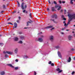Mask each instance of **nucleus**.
Listing matches in <instances>:
<instances>
[{
  "label": "nucleus",
  "mask_w": 75,
  "mask_h": 75,
  "mask_svg": "<svg viewBox=\"0 0 75 75\" xmlns=\"http://www.w3.org/2000/svg\"><path fill=\"white\" fill-rule=\"evenodd\" d=\"M16 21L18 23H20V21Z\"/></svg>",
  "instance_id": "43"
},
{
  "label": "nucleus",
  "mask_w": 75,
  "mask_h": 75,
  "mask_svg": "<svg viewBox=\"0 0 75 75\" xmlns=\"http://www.w3.org/2000/svg\"><path fill=\"white\" fill-rule=\"evenodd\" d=\"M3 7L4 8H5V5H3Z\"/></svg>",
  "instance_id": "48"
},
{
  "label": "nucleus",
  "mask_w": 75,
  "mask_h": 75,
  "mask_svg": "<svg viewBox=\"0 0 75 75\" xmlns=\"http://www.w3.org/2000/svg\"><path fill=\"white\" fill-rule=\"evenodd\" d=\"M71 57H69V60L67 61L68 62H71Z\"/></svg>",
  "instance_id": "17"
},
{
  "label": "nucleus",
  "mask_w": 75,
  "mask_h": 75,
  "mask_svg": "<svg viewBox=\"0 0 75 75\" xmlns=\"http://www.w3.org/2000/svg\"><path fill=\"white\" fill-rule=\"evenodd\" d=\"M24 28L25 29H26V28Z\"/></svg>",
  "instance_id": "55"
},
{
  "label": "nucleus",
  "mask_w": 75,
  "mask_h": 75,
  "mask_svg": "<svg viewBox=\"0 0 75 75\" xmlns=\"http://www.w3.org/2000/svg\"><path fill=\"white\" fill-rule=\"evenodd\" d=\"M1 13H4V11H1Z\"/></svg>",
  "instance_id": "47"
},
{
  "label": "nucleus",
  "mask_w": 75,
  "mask_h": 75,
  "mask_svg": "<svg viewBox=\"0 0 75 75\" xmlns=\"http://www.w3.org/2000/svg\"><path fill=\"white\" fill-rule=\"evenodd\" d=\"M51 8L52 11H54V10H55V9H54V7H52Z\"/></svg>",
  "instance_id": "21"
},
{
  "label": "nucleus",
  "mask_w": 75,
  "mask_h": 75,
  "mask_svg": "<svg viewBox=\"0 0 75 75\" xmlns=\"http://www.w3.org/2000/svg\"><path fill=\"white\" fill-rule=\"evenodd\" d=\"M5 57L6 58H8V56L6 54L5 55Z\"/></svg>",
  "instance_id": "26"
},
{
  "label": "nucleus",
  "mask_w": 75,
  "mask_h": 75,
  "mask_svg": "<svg viewBox=\"0 0 75 75\" xmlns=\"http://www.w3.org/2000/svg\"><path fill=\"white\" fill-rule=\"evenodd\" d=\"M48 2H49V4H51V2H50V1L49 0L48 1Z\"/></svg>",
  "instance_id": "45"
},
{
  "label": "nucleus",
  "mask_w": 75,
  "mask_h": 75,
  "mask_svg": "<svg viewBox=\"0 0 75 75\" xmlns=\"http://www.w3.org/2000/svg\"><path fill=\"white\" fill-rule=\"evenodd\" d=\"M15 61L16 62H18V60L17 59H16L15 60Z\"/></svg>",
  "instance_id": "40"
},
{
  "label": "nucleus",
  "mask_w": 75,
  "mask_h": 75,
  "mask_svg": "<svg viewBox=\"0 0 75 75\" xmlns=\"http://www.w3.org/2000/svg\"><path fill=\"white\" fill-rule=\"evenodd\" d=\"M62 3H63V4H64L65 3V1H63L62 2Z\"/></svg>",
  "instance_id": "29"
},
{
  "label": "nucleus",
  "mask_w": 75,
  "mask_h": 75,
  "mask_svg": "<svg viewBox=\"0 0 75 75\" xmlns=\"http://www.w3.org/2000/svg\"><path fill=\"white\" fill-rule=\"evenodd\" d=\"M74 3H73V0H70V4H73Z\"/></svg>",
  "instance_id": "19"
},
{
  "label": "nucleus",
  "mask_w": 75,
  "mask_h": 75,
  "mask_svg": "<svg viewBox=\"0 0 75 75\" xmlns=\"http://www.w3.org/2000/svg\"><path fill=\"white\" fill-rule=\"evenodd\" d=\"M50 40L51 41H52L54 40V36L52 35L50 36Z\"/></svg>",
  "instance_id": "8"
},
{
  "label": "nucleus",
  "mask_w": 75,
  "mask_h": 75,
  "mask_svg": "<svg viewBox=\"0 0 75 75\" xmlns=\"http://www.w3.org/2000/svg\"><path fill=\"white\" fill-rule=\"evenodd\" d=\"M30 18H31V13H30Z\"/></svg>",
  "instance_id": "41"
},
{
  "label": "nucleus",
  "mask_w": 75,
  "mask_h": 75,
  "mask_svg": "<svg viewBox=\"0 0 75 75\" xmlns=\"http://www.w3.org/2000/svg\"><path fill=\"white\" fill-rule=\"evenodd\" d=\"M21 40H23L24 38V37L23 36H21Z\"/></svg>",
  "instance_id": "18"
},
{
  "label": "nucleus",
  "mask_w": 75,
  "mask_h": 75,
  "mask_svg": "<svg viewBox=\"0 0 75 75\" xmlns=\"http://www.w3.org/2000/svg\"><path fill=\"white\" fill-rule=\"evenodd\" d=\"M14 26L15 28H16L17 26V23H14Z\"/></svg>",
  "instance_id": "16"
},
{
  "label": "nucleus",
  "mask_w": 75,
  "mask_h": 75,
  "mask_svg": "<svg viewBox=\"0 0 75 75\" xmlns=\"http://www.w3.org/2000/svg\"><path fill=\"white\" fill-rule=\"evenodd\" d=\"M14 40L15 41H18V38L17 37H15L14 38Z\"/></svg>",
  "instance_id": "14"
},
{
  "label": "nucleus",
  "mask_w": 75,
  "mask_h": 75,
  "mask_svg": "<svg viewBox=\"0 0 75 75\" xmlns=\"http://www.w3.org/2000/svg\"><path fill=\"white\" fill-rule=\"evenodd\" d=\"M63 11V9H61V12H62V11Z\"/></svg>",
  "instance_id": "49"
},
{
  "label": "nucleus",
  "mask_w": 75,
  "mask_h": 75,
  "mask_svg": "<svg viewBox=\"0 0 75 75\" xmlns=\"http://www.w3.org/2000/svg\"><path fill=\"white\" fill-rule=\"evenodd\" d=\"M38 41L40 42H42L43 41V39L41 38H39L38 39Z\"/></svg>",
  "instance_id": "6"
},
{
  "label": "nucleus",
  "mask_w": 75,
  "mask_h": 75,
  "mask_svg": "<svg viewBox=\"0 0 75 75\" xmlns=\"http://www.w3.org/2000/svg\"><path fill=\"white\" fill-rule=\"evenodd\" d=\"M66 31H69V30H66Z\"/></svg>",
  "instance_id": "59"
},
{
  "label": "nucleus",
  "mask_w": 75,
  "mask_h": 75,
  "mask_svg": "<svg viewBox=\"0 0 75 75\" xmlns=\"http://www.w3.org/2000/svg\"><path fill=\"white\" fill-rule=\"evenodd\" d=\"M18 18L19 19V20H20V19L21 18V17L20 16H19L18 17Z\"/></svg>",
  "instance_id": "46"
},
{
  "label": "nucleus",
  "mask_w": 75,
  "mask_h": 75,
  "mask_svg": "<svg viewBox=\"0 0 75 75\" xmlns=\"http://www.w3.org/2000/svg\"><path fill=\"white\" fill-rule=\"evenodd\" d=\"M18 69V67H15V69H16V70Z\"/></svg>",
  "instance_id": "30"
},
{
  "label": "nucleus",
  "mask_w": 75,
  "mask_h": 75,
  "mask_svg": "<svg viewBox=\"0 0 75 75\" xmlns=\"http://www.w3.org/2000/svg\"><path fill=\"white\" fill-rule=\"evenodd\" d=\"M65 28H62V30H65Z\"/></svg>",
  "instance_id": "32"
},
{
  "label": "nucleus",
  "mask_w": 75,
  "mask_h": 75,
  "mask_svg": "<svg viewBox=\"0 0 75 75\" xmlns=\"http://www.w3.org/2000/svg\"><path fill=\"white\" fill-rule=\"evenodd\" d=\"M53 27L52 25L49 26H47L46 28V29H48V28H52Z\"/></svg>",
  "instance_id": "12"
},
{
  "label": "nucleus",
  "mask_w": 75,
  "mask_h": 75,
  "mask_svg": "<svg viewBox=\"0 0 75 75\" xmlns=\"http://www.w3.org/2000/svg\"><path fill=\"white\" fill-rule=\"evenodd\" d=\"M73 26H74V27H75V25H74Z\"/></svg>",
  "instance_id": "61"
},
{
  "label": "nucleus",
  "mask_w": 75,
  "mask_h": 75,
  "mask_svg": "<svg viewBox=\"0 0 75 75\" xmlns=\"http://www.w3.org/2000/svg\"><path fill=\"white\" fill-rule=\"evenodd\" d=\"M36 72H35H35H34V74H35V75H36Z\"/></svg>",
  "instance_id": "50"
},
{
  "label": "nucleus",
  "mask_w": 75,
  "mask_h": 75,
  "mask_svg": "<svg viewBox=\"0 0 75 75\" xmlns=\"http://www.w3.org/2000/svg\"><path fill=\"white\" fill-rule=\"evenodd\" d=\"M25 13H27V11H25Z\"/></svg>",
  "instance_id": "56"
},
{
  "label": "nucleus",
  "mask_w": 75,
  "mask_h": 75,
  "mask_svg": "<svg viewBox=\"0 0 75 75\" xmlns=\"http://www.w3.org/2000/svg\"><path fill=\"white\" fill-rule=\"evenodd\" d=\"M68 16L69 18V19L68 20V23L67 24L66 23V21H64L63 23L64 24V25L65 27H67L68 26V24H70V22L72 20V19H75V14H68Z\"/></svg>",
  "instance_id": "1"
},
{
  "label": "nucleus",
  "mask_w": 75,
  "mask_h": 75,
  "mask_svg": "<svg viewBox=\"0 0 75 75\" xmlns=\"http://www.w3.org/2000/svg\"><path fill=\"white\" fill-rule=\"evenodd\" d=\"M14 52L15 54H17L18 52V49L17 48H16L14 50Z\"/></svg>",
  "instance_id": "11"
},
{
  "label": "nucleus",
  "mask_w": 75,
  "mask_h": 75,
  "mask_svg": "<svg viewBox=\"0 0 75 75\" xmlns=\"http://www.w3.org/2000/svg\"><path fill=\"white\" fill-rule=\"evenodd\" d=\"M59 2L60 4H61V1H59Z\"/></svg>",
  "instance_id": "34"
},
{
  "label": "nucleus",
  "mask_w": 75,
  "mask_h": 75,
  "mask_svg": "<svg viewBox=\"0 0 75 75\" xmlns=\"http://www.w3.org/2000/svg\"><path fill=\"white\" fill-rule=\"evenodd\" d=\"M63 19L64 20H66V18H63Z\"/></svg>",
  "instance_id": "44"
},
{
  "label": "nucleus",
  "mask_w": 75,
  "mask_h": 75,
  "mask_svg": "<svg viewBox=\"0 0 75 75\" xmlns=\"http://www.w3.org/2000/svg\"><path fill=\"white\" fill-rule=\"evenodd\" d=\"M24 3L23 2L22 3L21 5V8L22 9V10H24L25 8H27V5L25 4L24 7Z\"/></svg>",
  "instance_id": "3"
},
{
  "label": "nucleus",
  "mask_w": 75,
  "mask_h": 75,
  "mask_svg": "<svg viewBox=\"0 0 75 75\" xmlns=\"http://www.w3.org/2000/svg\"><path fill=\"white\" fill-rule=\"evenodd\" d=\"M55 29V28H52L51 29V31H52V30H54V29Z\"/></svg>",
  "instance_id": "36"
},
{
  "label": "nucleus",
  "mask_w": 75,
  "mask_h": 75,
  "mask_svg": "<svg viewBox=\"0 0 75 75\" xmlns=\"http://www.w3.org/2000/svg\"><path fill=\"white\" fill-rule=\"evenodd\" d=\"M8 65L9 66V67H11V68H14V66H13V65L11 64H8Z\"/></svg>",
  "instance_id": "15"
},
{
  "label": "nucleus",
  "mask_w": 75,
  "mask_h": 75,
  "mask_svg": "<svg viewBox=\"0 0 75 75\" xmlns=\"http://www.w3.org/2000/svg\"><path fill=\"white\" fill-rule=\"evenodd\" d=\"M54 3L55 4H57V2H56V1H54Z\"/></svg>",
  "instance_id": "28"
},
{
  "label": "nucleus",
  "mask_w": 75,
  "mask_h": 75,
  "mask_svg": "<svg viewBox=\"0 0 75 75\" xmlns=\"http://www.w3.org/2000/svg\"><path fill=\"white\" fill-rule=\"evenodd\" d=\"M71 50H72V51H74V49H72Z\"/></svg>",
  "instance_id": "54"
},
{
  "label": "nucleus",
  "mask_w": 75,
  "mask_h": 75,
  "mask_svg": "<svg viewBox=\"0 0 75 75\" xmlns=\"http://www.w3.org/2000/svg\"><path fill=\"white\" fill-rule=\"evenodd\" d=\"M44 36L42 35L40 36V37H41V38H43L44 37Z\"/></svg>",
  "instance_id": "37"
},
{
  "label": "nucleus",
  "mask_w": 75,
  "mask_h": 75,
  "mask_svg": "<svg viewBox=\"0 0 75 75\" xmlns=\"http://www.w3.org/2000/svg\"><path fill=\"white\" fill-rule=\"evenodd\" d=\"M16 11H14L13 12V13H13H13H16Z\"/></svg>",
  "instance_id": "51"
},
{
  "label": "nucleus",
  "mask_w": 75,
  "mask_h": 75,
  "mask_svg": "<svg viewBox=\"0 0 75 75\" xmlns=\"http://www.w3.org/2000/svg\"><path fill=\"white\" fill-rule=\"evenodd\" d=\"M27 25H28V23H31V22H27Z\"/></svg>",
  "instance_id": "27"
},
{
  "label": "nucleus",
  "mask_w": 75,
  "mask_h": 75,
  "mask_svg": "<svg viewBox=\"0 0 75 75\" xmlns=\"http://www.w3.org/2000/svg\"><path fill=\"white\" fill-rule=\"evenodd\" d=\"M18 43H19V44H22L23 43V42L20 40L18 42Z\"/></svg>",
  "instance_id": "22"
},
{
  "label": "nucleus",
  "mask_w": 75,
  "mask_h": 75,
  "mask_svg": "<svg viewBox=\"0 0 75 75\" xmlns=\"http://www.w3.org/2000/svg\"><path fill=\"white\" fill-rule=\"evenodd\" d=\"M18 2V7H20V4H19V2H18Z\"/></svg>",
  "instance_id": "25"
},
{
  "label": "nucleus",
  "mask_w": 75,
  "mask_h": 75,
  "mask_svg": "<svg viewBox=\"0 0 75 75\" xmlns=\"http://www.w3.org/2000/svg\"><path fill=\"white\" fill-rule=\"evenodd\" d=\"M56 48L58 49L59 48V46H57L55 47Z\"/></svg>",
  "instance_id": "20"
},
{
  "label": "nucleus",
  "mask_w": 75,
  "mask_h": 75,
  "mask_svg": "<svg viewBox=\"0 0 75 75\" xmlns=\"http://www.w3.org/2000/svg\"><path fill=\"white\" fill-rule=\"evenodd\" d=\"M51 18H52L50 19V21H53L54 23H56V22L54 21L55 20L53 18H57V14H54L52 16Z\"/></svg>",
  "instance_id": "2"
},
{
  "label": "nucleus",
  "mask_w": 75,
  "mask_h": 75,
  "mask_svg": "<svg viewBox=\"0 0 75 75\" xmlns=\"http://www.w3.org/2000/svg\"><path fill=\"white\" fill-rule=\"evenodd\" d=\"M62 18H64V16L63 15H62Z\"/></svg>",
  "instance_id": "38"
},
{
  "label": "nucleus",
  "mask_w": 75,
  "mask_h": 75,
  "mask_svg": "<svg viewBox=\"0 0 75 75\" xmlns=\"http://www.w3.org/2000/svg\"><path fill=\"white\" fill-rule=\"evenodd\" d=\"M4 54H9V55H11V54H13V52H12L7 51L6 52H4Z\"/></svg>",
  "instance_id": "5"
},
{
  "label": "nucleus",
  "mask_w": 75,
  "mask_h": 75,
  "mask_svg": "<svg viewBox=\"0 0 75 75\" xmlns=\"http://www.w3.org/2000/svg\"><path fill=\"white\" fill-rule=\"evenodd\" d=\"M10 20V18H9L7 20Z\"/></svg>",
  "instance_id": "62"
},
{
  "label": "nucleus",
  "mask_w": 75,
  "mask_h": 75,
  "mask_svg": "<svg viewBox=\"0 0 75 75\" xmlns=\"http://www.w3.org/2000/svg\"><path fill=\"white\" fill-rule=\"evenodd\" d=\"M75 33V32H74V31L72 32V33Z\"/></svg>",
  "instance_id": "58"
},
{
  "label": "nucleus",
  "mask_w": 75,
  "mask_h": 75,
  "mask_svg": "<svg viewBox=\"0 0 75 75\" xmlns=\"http://www.w3.org/2000/svg\"><path fill=\"white\" fill-rule=\"evenodd\" d=\"M25 10H24L23 11V13H25Z\"/></svg>",
  "instance_id": "42"
},
{
  "label": "nucleus",
  "mask_w": 75,
  "mask_h": 75,
  "mask_svg": "<svg viewBox=\"0 0 75 75\" xmlns=\"http://www.w3.org/2000/svg\"><path fill=\"white\" fill-rule=\"evenodd\" d=\"M8 24H12V25H13V24L11 23H8Z\"/></svg>",
  "instance_id": "53"
},
{
  "label": "nucleus",
  "mask_w": 75,
  "mask_h": 75,
  "mask_svg": "<svg viewBox=\"0 0 75 75\" xmlns=\"http://www.w3.org/2000/svg\"><path fill=\"white\" fill-rule=\"evenodd\" d=\"M0 74L1 75H4L5 74V72L3 71L1 72Z\"/></svg>",
  "instance_id": "13"
},
{
  "label": "nucleus",
  "mask_w": 75,
  "mask_h": 75,
  "mask_svg": "<svg viewBox=\"0 0 75 75\" xmlns=\"http://www.w3.org/2000/svg\"><path fill=\"white\" fill-rule=\"evenodd\" d=\"M64 14H66V10L64 9Z\"/></svg>",
  "instance_id": "31"
},
{
  "label": "nucleus",
  "mask_w": 75,
  "mask_h": 75,
  "mask_svg": "<svg viewBox=\"0 0 75 75\" xmlns=\"http://www.w3.org/2000/svg\"><path fill=\"white\" fill-rule=\"evenodd\" d=\"M51 66H54V63H51Z\"/></svg>",
  "instance_id": "33"
},
{
  "label": "nucleus",
  "mask_w": 75,
  "mask_h": 75,
  "mask_svg": "<svg viewBox=\"0 0 75 75\" xmlns=\"http://www.w3.org/2000/svg\"><path fill=\"white\" fill-rule=\"evenodd\" d=\"M55 8H57V10L59 11L60 10V9H61V8H62V7H61V6H59V5H58L55 6Z\"/></svg>",
  "instance_id": "4"
},
{
  "label": "nucleus",
  "mask_w": 75,
  "mask_h": 75,
  "mask_svg": "<svg viewBox=\"0 0 75 75\" xmlns=\"http://www.w3.org/2000/svg\"><path fill=\"white\" fill-rule=\"evenodd\" d=\"M61 34L63 35V34H64V33L61 32Z\"/></svg>",
  "instance_id": "52"
},
{
  "label": "nucleus",
  "mask_w": 75,
  "mask_h": 75,
  "mask_svg": "<svg viewBox=\"0 0 75 75\" xmlns=\"http://www.w3.org/2000/svg\"><path fill=\"white\" fill-rule=\"evenodd\" d=\"M19 12H20L18 11V13H19Z\"/></svg>",
  "instance_id": "63"
},
{
  "label": "nucleus",
  "mask_w": 75,
  "mask_h": 75,
  "mask_svg": "<svg viewBox=\"0 0 75 75\" xmlns=\"http://www.w3.org/2000/svg\"><path fill=\"white\" fill-rule=\"evenodd\" d=\"M58 54L59 57H60V58H62V56L61 55V53H60V52H58Z\"/></svg>",
  "instance_id": "10"
},
{
  "label": "nucleus",
  "mask_w": 75,
  "mask_h": 75,
  "mask_svg": "<svg viewBox=\"0 0 75 75\" xmlns=\"http://www.w3.org/2000/svg\"><path fill=\"white\" fill-rule=\"evenodd\" d=\"M56 70L57 71H59L58 72V73H60V72H62V70H60L59 69V68H57L56 69Z\"/></svg>",
  "instance_id": "7"
},
{
  "label": "nucleus",
  "mask_w": 75,
  "mask_h": 75,
  "mask_svg": "<svg viewBox=\"0 0 75 75\" xmlns=\"http://www.w3.org/2000/svg\"><path fill=\"white\" fill-rule=\"evenodd\" d=\"M25 57H26V58H27V56H25Z\"/></svg>",
  "instance_id": "60"
},
{
  "label": "nucleus",
  "mask_w": 75,
  "mask_h": 75,
  "mask_svg": "<svg viewBox=\"0 0 75 75\" xmlns=\"http://www.w3.org/2000/svg\"><path fill=\"white\" fill-rule=\"evenodd\" d=\"M74 74H75V71L72 72L71 73V75H74Z\"/></svg>",
  "instance_id": "24"
},
{
  "label": "nucleus",
  "mask_w": 75,
  "mask_h": 75,
  "mask_svg": "<svg viewBox=\"0 0 75 75\" xmlns=\"http://www.w3.org/2000/svg\"><path fill=\"white\" fill-rule=\"evenodd\" d=\"M51 61H50V62H49V64H51Z\"/></svg>",
  "instance_id": "39"
},
{
  "label": "nucleus",
  "mask_w": 75,
  "mask_h": 75,
  "mask_svg": "<svg viewBox=\"0 0 75 75\" xmlns=\"http://www.w3.org/2000/svg\"><path fill=\"white\" fill-rule=\"evenodd\" d=\"M72 37L71 35H69L68 37L69 40H72Z\"/></svg>",
  "instance_id": "9"
},
{
  "label": "nucleus",
  "mask_w": 75,
  "mask_h": 75,
  "mask_svg": "<svg viewBox=\"0 0 75 75\" xmlns=\"http://www.w3.org/2000/svg\"><path fill=\"white\" fill-rule=\"evenodd\" d=\"M19 34H22V32H20Z\"/></svg>",
  "instance_id": "57"
},
{
  "label": "nucleus",
  "mask_w": 75,
  "mask_h": 75,
  "mask_svg": "<svg viewBox=\"0 0 75 75\" xmlns=\"http://www.w3.org/2000/svg\"><path fill=\"white\" fill-rule=\"evenodd\" d=\"M3 45V43H0V47H2Z\"/></svg>",
  "instance_id": "23"
},
{
  "label": "nucleus",
  "mask_w": 75,
  "mask_h": 75,
  "mask_svg": "<svg viewBox=\"0 0 75 75\" xmlns=\"http://www.w3.org/2000/svg\"><path fill=\"white\" fill-rule=\"evenodd\" d=\"M47 11H50V9H49V8H47Z\"/></svg>",
  "instance_id": "35"
},
{
  "label": "nucleus",
  "mask_w": 75,
  "mask_h": 75,
  "mask_svg": "<svg viewBox=\"0 0 75 75\" xmlns=\"http://www.w3.org/2000/svg\"><path fill=\"white\" fill-rule=\"evenodd\" d=\"M73 1H75V0H73Z\"/></svg>",
  "instance_id": "64"
}]
</instances>
